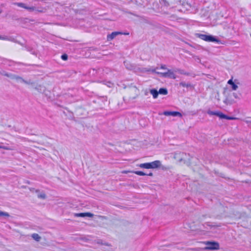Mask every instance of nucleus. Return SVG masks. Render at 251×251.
Returning a JSON list of instances; mask_svg holds the SVG:
<instances>
[{"label": "nucleus", "mask_w": 251, "mask_h": 251, "mask_svg": "<svg viewBox=\"0 0 251 251\" xmlns=\"http://www.w3.org/2000/svg\"><path fill=\"white\" fill-rule=\"evenodd\" d=\"M161 4H163L165 6H169V2L167 1V0H159Z\"/></svg>", "instance_id": "a878e982"}, {"label": "nucleus", "mask_w": 251, "mask_h": 251, "mask_svg": "<svg viewBox=\"0 0 251 251\" xmlns=\"http://www.w3.org/2000/svg\"><path fill=\"white\" fill-rule=\"evenodd\" d=\"M207 113L209 115L217 116L221 119L233 120L235 119L234 117L228 116L220 111H213L210 110H208L207 111Z\"/></svg>", "instance_id": "7ed1b4c3"}, {"label": "nucleus", "mask_w": 251, "mask_h": 251, "mask_svg": "<svg viewBox=\"0 0 251 251\" xmlns=\"http://www.w3.org/2000/svg\"><path fill=\"white\" fill-rule=\"evenodd\" d=\"M29 190L31 192H35L36 193H38L39 192V190H35L34 188H30Z\"/></svg>", "instance_id": "2f4dec72"}, {"label": "nucleus", "mask_w": 251, "mask_h": 251, "mask_svg": "<svg viewBox=\"0 0 251 251\" xmlns=\"http://www.w3.org/2000/svg\"><path fill=\"white\" fill-rule=\"evenodd\" d=\"M196 35L198 37L200 38V39L207 42H215L217 43H221L220 40H219L216 37L211 35L197 33L196 34Z\"/></svg>", "instance_id": "f257e3e1"}, {"label": "nucleus", "mask_w": 251, "mask_h": 251, "mask_svg": "<svg viewBox=\"0 0 251 251\" xmlns=\"http://www.w3.org/2000/svg\"><path fill=\"white\" fill-rule=\"evenodd\" d=\"M37 197H38V198L42 199H45L46 198V195L43 192H42L41 193H39L38 194Z\"/></svg>", "instance_id": "393cba45"}, {"label": "nucleus", "mask_w": 251, "mask_h": 251, "mask_svg": "<svg viewBox=\"0 0 251 251\" xmlns=\"http://www.w3.org/2000/svg\"><path fill=\"white\" fill-rule=\"evenodd\" d=\"M150 169H156L159 168L161 163L159 160H155L154 161L149 162Z\"/></svg>", "instance_id": "1a4fd4ad"}, {"label": "nucleus", "mask_w": 251, "mask_h": 251, "mask_svg": "<svg viewBox=\"0 0 251 251\" xmlns=\"http://www.w3.org/2000/svg\"><path fill=\"white\" fill-rule=\"evenodd\" d=\"M224 102L226 104V105H231L235 102L234 100L232 98L231 95H230L229 94L226 98L225 99V100H224Z\"/></svg>", "instance_id": "f8f14e48"}, {"label": "nucleus", "mask_w": 251, "mask_h": 251, "mask_svg": "<svg viewBox=\"0 0 251 251\" xmlns=\"http://www.w3.org/2000/svg\"><path fill=\"white\" fill-rule=\"evenodd\" d=\"M103 82L105 85H107L108 87H111L113 85V83H112L110 81L106 82L105 81H103Z\"/></svg>", "instance_id": "cd10ccee"}, {"label": "nucleus", "mask_w": 251, "mask_h": 251, "mask_svg": "<svg viewBox=\"0 0 251 251\" xmlns=\"http://www.w3.org/2000/svg\"><path fill=\"white\" fill-rule=\"evenodd\" d=\"M158 94L166 95L168 94V90L165 88H161L158 91Z\"/></svg>", "instance_id": "6ab92c4d"}, {"label": "nucleus", "mask_w": 251, "mask_h": 251, "mask_svg": "<svg viewBox=\"0 0 251 251\" xmlns=\"http://www.w3.org/2000/svg\"><path fill=\"white\" fill-rule=\"evenodd\" d=\"M174 158L179 162H184L185 163L187 159V154L185 153L177 151L174 154Z\"/></svg>", "instance_id": "20e7f679"}, {"label": "nucleus", "mask_w": 251, "mask_h": 251, "mask_svg": "<svg viewBox=\"0 0 251 251\" xmlns=\"http://www.w3.org/2000/svg\"><path fill=\"white\" fill-rule=\"evenodd\" d=\"M0 40L10 41L15 43H18V41L14 38L12 37H7L6 36H2L0 35Z\"/></svg>", "instance_id": "dca6fc26"}, {"label": "nucleus", "mask_w": 251, "mask_h": 251, "mask_svg": "<svg viewBox=\"0 0 251 251\" xmlns=\"http://www.w3.org/2000/svg\"><path fill=\"white\" fill-rule=\"evenodd\" d=\"M95 222L99 223V224L100 226L101 224H100L101 222H102V224H103L105 221H106V219L105 217L101 216L100 215H95Z\"/></svg>", "instance_id": "4468645a"}, {"label": "nucleus", "mask_w": 251, "mask_h": 251, "mask_svg": "<svg viewBox=\"0 0 251 251\" xmlns=\"http://www.w3.org/2000/svg\"><path fill=\"white\" fill-rule=\"evenodd\" d=\"M1 74L2 75H4V76H6L7 77H8L9 78H10L11 79H16L17 80H18V81H20L26 84H33V83L31 81V80H29V81H26V80H24L22 77L18 76V75H14V74H8L6 72H3L2 73H1Z\"/></svg>", "instance_id": "f03ea898"}, {"label": "nucleus", "mask_w": 251, "mask_h": 251, "mask_svg": "<svg viewBox=\"0 0 251 251\" xmlns=\"http://www.w3.org/2000/svg\"><path fill=\"white\" fill-rule=\"evenodd\" d=\"M157 74L160 75L162 77H168L173 79L176 78V75L174 73V72L171 70H168L167 72L161 73V72H156Z\"/></svg>", "instance_id": "39448f33"}, {"label": "nucleus", "mask_w": 251, "mask_h": 251, "mask_svg": "<svg viewBox=\"0 0 251 251\" xmlns=\"http://www.w3.org/2000/svg\"><path fill=\"white\" fill-rule=\"evenodd\" d=\"M0 149H4V150H10V149L8 147H5V146H0Z\"/></svg>", "instance_id": "473e14b6"}, {"label": "nucleus", "mask_w": 251, "mask_h": 251, "mask_svg": "<svg viewBox=\"0 0 251 251\" xmlns=\"http://www.w3.org/2000/svg\"><path fill=\"white\" fill-rule=\"evenodd\" d=\"M135 3L136 4H137V5H142V4H141L140 3H139V2H138V1H137V0H135Z\"/></svg>", "instance_id": "c9c22d12"}, {"label": "nucleus", "mask_w": 251, "mask_h": 251, "mask_svg": "<svg viewBox=\"0 0 251 251\" xmlns=\"http://www.w3.org/2000/svg\"><path fill=\"white\" fill-rule=\"evenodd\" d=\"M163 115L165 116H172L173 117H181L182 114L179 112L177 111H165L163 113Z\"/></svg>", "instance_id": "0eeeda50"}, {"label": "nucleus", "mask_w": 251, "mask_h": 251, "mask_svg": "<svg viewBox=\"0 0 251 251\" xmlns=\"http://www.w3.org/2000/svg\"><path fill=\"white\" fill-rule=\"evenodd\" d=\"M0 216L9 217V214L7 212H2L0 210Z\"/></svg>", "instance_id": "bb28decb"}, {"label": "nucleus", "mask_w": 251, "mask_h": 251, "mask_svg": "<svg viewBox=\"0 0 251 251\" xmlns=\"http://www.w3.org/2000/svg\"><path fill=\"white\" fill-rule=\"evenodd\" d=\"M160 69H163V70L167 69V67H166V66L165 65H161V67H160Z\"/></svg>", "instance_id": "72a5a7b5"}, {"label": "nucleus", "mask_w": 251, "mask_h": 251, "mask_svg": "<svg viewBox=\"0 0 251 251\" xmlns=\"http://www.w3.org/2000/svg\"><path fill=\"white\" fill-rule=\"evenodd\" d=\"M138 166L141 168L148 169H150L149 162L140 164L138 165Z\"/></svg>", "instance_id": "aec40b11"}, {"label": "nucleus", "mask_w": 251, "mask_h": 251, "mask_svg": "<svg viewBox=\"0 0 251 251\" xmlns=\"http://www.w3.org/2000/svg\"><path fill=\"white\" fill-rule=\"evenodd\" d=\"M152 72L153 73H155L157 74V73H156V72H156V71H155V69L152 70Z\"/></svg>", "instance_id": "58836bf2"}, {"label": "nucleus", "mask_w": 251, "mask_h": 251, "mask_svg": "<svg viewBox=\"0 0 251 251\" xmlns=\"http://www.w3.org/2000/svg\"><path fill=\"white\" fill-rule=\"evenodd\" d=\"M175 72H178L179 74L181 75H184L187 76H191L193 77H195L196 76L195 74L193 73L186 72L184 70H182L180 69L176 68L175 69Z\"/></svg>", "instance_id": "6e6552de"}, {"label": "nucleus", "mask_w": 251, "mask_h": 251, "mask_svg": "<svg viewBox=\"0 0 251 251\" xmlns=\"http://www.w3.org/2000/svg\"><path fill=\"white\" fill-rule=\"evenodd\" d=\"M179 85L183 87H186L190 90H192L194 88L193 85L190 82L186 83L184 81H181L179 83Z\"/></svg>", "instance_id": "9b49d317"}, {"label": "nucleus", "mask_w": 251, "mask_h": 251, "mask_svg": "<svg viewBox=\"0 0 251 251\" xmlns=\"http://www.w3.org/2000/svg\"><path fill=\"white\" fill-rule=\"evenodd\" d=\"M61 59L63 60H66L68 59V55L66 54H64L61 56Z\"/></svg>", "instance_id": "7c9ffc66"}, {"label": "nucleus", "mask_w": 251, "mask_h": 251, "mask_svg": "<svg viewBox=\"0 0 251 251\" xmlns=\"http://www.w3.org/2000/svg\"><path fill=\"white\" fill-rule=\"evenodd\" d=\"M102 101H106V97H102Z\"/></svg>", "instance_id": "4c0bfd02"}, {"label": "nucleus", "mask_w": 251, "mask_h": 251, "mask_svg": "<svg viewBox=\"0 0 251 251\" xmlns=\"http://www.w3.org/2000/svg\"><path fill=\"white\" fill-rule=\"evenodd\" d=\"M231 86L233 90H236L238 88V86L234 82L231 84Z\"/></svg>", "instance_id": "c85d7f7f"}, {"label": "nucleus", "mask_w": 251, "mask_h": 251, "mask_svg": "<svg viewBox=\"0 0 251 251\" xmlns=\"http://www.w3.org/2000/svg\"><path fill=\"white\" fill-rule=\"evenodd\" d=\"M229 95H231V97H233L235 99H240L241 94H238L236 93H232V94H229Z\"/></svg>", "instance_id": "b1692460"}, {"label": "nucleus", "mask_w": 251, "mask_h": 251, "mask_svg": "<svg viewBox=\"0 0 251 251\" xmlns=\"http://www.w3.org/2000/svg\"><path fill=\"white\" fill-rule=\"evenodd\" d=\"M31 237L36 241H39L41 239V237L37 233H33L31 235Z\"/></svg>", "instance_id": "412c9836"}, {"label": "nucleus", "mask_w": 251, "mask_h": 251, "mask_svg": "<svg viewBox=\"0 0 251 251\" xmlns=\"http://www.w3.org/2000/svg\"><path fill=\"white\" fill-rule=\"evenodd\" d=\"M96 242L97 244H98L99 245H104V246H108V247L111 246L110 244H109V243H108L105 241H102L101 239H98L96 240Z\"/></svg>", "instance_id": "f3484780"}, {"label": "nucleus", "mask_w": 251, "mask_h": 251, "mask_svg": "<svg viewBox=\"0 0 251 251\" xmlns=\"http://www.w3.org/2000/svg\"><path fill=\"white\" fill-rule=\"evenodd\" d=\"M132 172L136 175L141 176H144L146 175V173H144L142 171H133Z\"/></svg>", "instance_id": "5701e85b"}, {"label": "nucleus", "mask_w": 251, "mask_h": 251, "mask_svg": "<svg viewBox=\"0 0 251 251\" xmlns=\"http://www.w3.org/2000/svg\"><path fill=\"white\" fill-rule=\"evenodd\" d=\"M2 12V10L1 9H0V14Z\"/></svg>", "instance_id": "a19ab883"}, {"label": "nucleus", "mask_w": 251, "mask_h": 251, "mask_svg": "<svg viewBox=\"0 0 251 251\" xmlns=\"http://www.w3.org/2000/svg\"><path fill=\"white\" fill-rule=\"evenodd\" d=\"M13 4L17 5L19 7L24 8L25 9L26 8V6L25 5V4L22 2H14Z\"/></svg>", "instance_id": "4be33fe9"}, {"label": "nucleus", "mask_w": 251, "mask_h": 251, "mask_svg": "<svg viewBox=\"0 0 251 251\" xmlns=\"http://www.w3.org/2000/svg\"><path fill=\"white\" fill-rule=\"evenodd\" d=\"M146 176H153V174L152 173H150L149 174H146Z\"/></svg>", "instance_id": "e433bc0d"}, {"label": "nucleus", "mask_w": 251, "mask_h": 251, "mask_svg": "<svg viewBox=\"0 0 251 251\" xmlns=\"http://www.w3.org/2000/svg\"><path fill=\"white\" fill-rule=\"evenodd\" d=\"M206 245L207 246L205 249L207 250H214L219 249V244L216 242H207Z\"/></svg>", "instance_id": "423d86ee"}, {"label": "nucleus", "mask_w": 251, "mask_h": 251, "mask_svg": "<svg viewBox=\"0 0 251 251\" xmlns=\"http://www.w3.org/2000/svg\"><path fill=\"white\" fill-rule=\"evenodd\" d=\"M150 93L152 94L154 99H156L158 96V91L155 89H152L150 90Z\"/></svg>", "instance_id": "a211bd4d"}, {"label": "nucleus", "mask_w": 251, "mask_h": 251, "mask_svg": "<svg viewBox=\"0 0 251 251\" xmlns=\"http://www.w3.org/2000/svg\"><path fill=\"white\" fill-rule=\"evenodd\" d=\"M124 63L127 69L129 70L135 69L136 67L134 64H131L130 62L127 61H125Z\"/></svg>", "instance_id": "2eb2a0df"}, {"label": "nucleus", "mask_w": 251, "mask_h": 251, "mask_svg": "<svg viewBox=\"0 0 251 251\" xmlns=\"http://www.w3.org/2000/svg\"><path fill=\"white\" fill-rule=\"evenodd\" d=\"M120 34H122V33L118 31L113 32L111 34L107 35V40L108 41H110L115 38L116 36Z\"/></svg>", "instance_id": "9d476101"}, {"label": "nucleus", "mask_w": 251, "mask_h": 251, "mask_svg": "<svg viewBox=\"0 0 251 251\" xmlns=\"http://www.w3.org/2000/svg\"><path fill=\"white\" fill-rule=\"evenodd\" d=\"M26 9L29 10V11H33L35 9V8L33 6H27L25 8Z\"/></svg>", "instance_id": "c756f323"}, {"label": "nucleus", "mask_w": 251, "mask_h": 251, "mask_svg": "<svg viewBox=\"0 0 251 251\" xmlns=\"http://www.w3.org/2000/svg\"><path fill=\"white\" fill-rule=\"evenodd\" d=\"M234 82L233 81L232 79H230L229 80H228V82H227V83L230 85H231V84L233 83Z\"/></svg>", "instance_id": "f704fd0d"}, {"label": "nucleus", "mask_w": 251, "mask_h": 251, "mask_svg": "<svg viewBox=\"0 0 251 251\" xmlns=\"http://www.w3.org/2000/svg\"><path fill=\"white\" fill-rule=\"evenodd\" d=\"M31 53H32V54H35V52H34V51H33V52H31Z\"/></svg>", "instance_id": "ea45409f"}, {"label": "nucleus", "mask_w": 251, "mask_h": 251, "mask_svg": "<svg viewBox=\"0 0 251 251\" xmlns=\"http://www.w3.org/2000/svg\"><path fill=\"white\" fill-rule=\"evenodd\" d=\"M74 216L76 217H93V214L89 213V212H85V213H74Z\"/></svg>", "instance_id": "ddd939ff"}]
</instances>
